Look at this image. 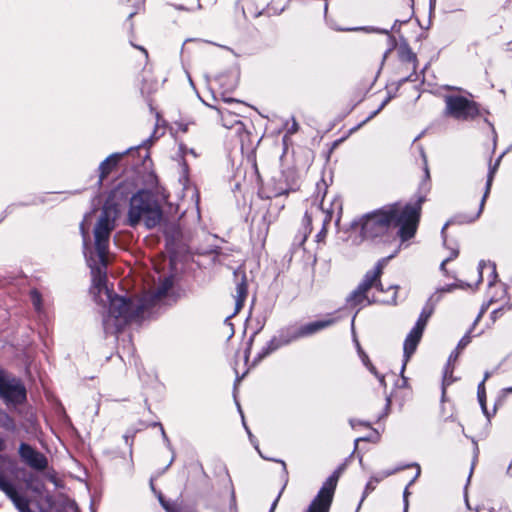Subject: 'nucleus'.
<instances>
[{
    "label": "nucleus",
    "instance_id": "c9c22d12",
    "mask_svg": "<svg viewBox=\"0 0 512 512\" xmlns=\"http://www.w3.org/2000/svg\"><path fill=\"white\" fill-rule=\"evenodd\" d=\"M159 427H160V430H161V434H162V437L167 445L168 448L171 447V443H170V440L168 439L166 433H165V430L163 428V426L161 424H157Z\"/></svg>",
    "mask_w": 512,
    "mask_h": 512
},
{
    "label": "nucleus",
    "instance_id": "39448f33",
    "mask_svg": "<svg viewBox=\"0 0 512 512\" xmlns=\"http://www.w3.org/2000/svg\"><path fill=\"white\" fill-rule=\"evenodd\" d=\"M445 101V114L459 121H472L480 114L479 105L461 95H447Z\"/></svg>",
    "mask_w": 512,
    "mask_h": 512
},
{
    "label": "nucleus",
    "instance_id": "2f4dec72",
    "mask_svg": "<svg viewBox=\"0 0 512 512\" xmlns=\"http://www.w3.org/2000/svg\"><path fill=\"white\" fill-rule=\"evenodd\" d=\"M457 256H458V248H453V249L451 250V252H450V255H449L448 257H446V258L442 261L441 266H440L441 270H442V271H444L446 263H447L448 261H450V260H452V259L456 258Z\"/></svg>",
    "mask_w": 512,
    "mask_h": 512
},
{
    "label": "nucleus",
    "instance_id": "412c9836",
    "mask_svg": "<svg viewBox=\"0 0 512 512\" xmlns=\"http://www.w3.org/2000/svg\"><path fill=\"white\" fill-rule=\"evenodd\" d=\"M413 466L416 467V473H415V476L414 478L410 481V483L408 484V486L405 488L404 492H403V512H408V508H409V501H408V497H409V491H408V487L410 485H412V483L419 477L420 473H421V470H420V466L418 464H413Z\"/></svg>",
    "mask_w": 512,
    "mask_h": 512
},
{
    "label": "nucleus",
    "instance_id": "f03ea898",
    "mask_svg": "<svg viewBox=\"0 0 512 512\" xmlns=\"http://www.w3.org/2000/svg\"><path fill=\"white\" fill-rule=\"evenodd\" d=\"M91 268L92 285L90 292L96 301L109 303V310L103 319V326L107 333L119 332L132 319V301L125 297L113 295L106 285V266L101 263L96 266L91 258H87Z\"/></svg>",
    "mask_w": 512,
    "mask_h": 512
},
{
    "label": "nucleus",
    "instance_id": "a19ab883",
    "mask_svg": "<svg viewBox=\"0 0 512 512\" xmlns=\"http://www.w3.org/2000/svg\"><path fill=\"white\" fill-rule=\"evenodd\" d=\"M324 230H325V227H322L321 233H320V234H318V237H319V238H320L321 236H323Z\"/></svg>",
    "mask_w": 512,
    "mask_h": 512
},
{
    "label": "nucleus",
    "instance_id": "49530a36",
    "mask_svg": "<svg viewBox=\"0 0 512 512\" xmlns=\"http://www.w3.org/2000/svg\"><path fill=\"white\" fill-rule=\"evenodd\" d=\"M139 49H140V50H142V52H144V53H145V55H147V52H146V50H145L144 48L139 47Z\"/></svg>",
    "mask_w": 512,
    "mask_h": 512
},
{
    "label": "nucleus",
    "instance_id": "5701e85b",
    "mask_svg": "<svg viewBox=\"0 0 512 512\" xmlns=\"http://www.w3.org/2000/svg\"><path fill=\"white\" fill-rule=\"evenodd\" d=\"M0 427L6 430H14L15 425L12 418L5 412L0 410Z\"/></svg>",
    "mask_w": 512,
    "mask_h": 512
},
{
    "label": "nucleus",
    "instance_id": "9b49d317",
    "mask_svg": "<svg viewBox=\"0 0 512 512\" xmlns=\"http://www.w3.org/2000/svg\"><path fill=\"white\" fill-rule=\"evenodd\" d=\"M19 455L27 465L35 470L42 471L47 468L48 463L46 457L28 444H20Z\"/></svg>",
    "mask_w": 512,
    "mask_h": 512
},
{
    "label": "nucleus",
    "instance_id": "f3484780",
    "mask_svg": "<svg viewBox=\"0 0 512 512\" xmlns=\"http://www.w3.org/2000/svg\"><path fill=\"white\" fill-rule=\"evenodd\" d=\"M499 160H500V158L497 160L496 164L489 169V173H488V177H487V182H486V188H485L484 195H483V197L481 199V202H480V205H479V209H478L476 215L471 220L477 219L480 216V214L482 213V211H483V208H484V205H485V201H486V199H487V197H488V195L490 193V189H491V186H492L494 174H495L497 165L499 163Z\"/></svg>",
    "mask_w": 512,
    "mask_h": 512
},
{
    "label": "nucleus",
    "instance_id": "c03bdc74",
    "mask_svg": "<svg viewBox=\"0 0 512 512\" xmlns=\"http://www.w3.org/2000/svg\"><path fill=\"white\" fill-rule=\"evenodd\" d=\"M324 230H325V227H322L321 233H320V234H318V237H319V238H320L321 236H323Z\"/></svg>",
    "mask_w": 512,
    "mask_h": 512
},
{
    "label": "nucleus",
    "instance_id": "423d86ee",
    "mask_svg": "<svg viewBox=\"0 0 512 512\" xmlns=\"http://www.w3.org/2000/svg\"><path fill=\"white\" fill-rule=\"evenodd\" d=\"M335 323L334 318H327L323 320H317L314 322H310L305 324L299 328H288L285 331H282L278 338H275L271 341V344L274 345V349L281 346L289 344L290 342L299 339L301 337H306L312 334L317 333L318 331L327 328L328 326Z\"/></svg>",
    "mask_w": 512,
    "mask_h": 512
},
{
    "label": "nucleus",
    "instance_id": "aec40b11",
    "mask_svg": "<svg viewBox=\"0 0 512 512\" xmlns=\"http://www.w3.org/2000/svg\"><path fill=\"white\" fill-rule=\"evenodd\" d=\"M431 314H432L431 308H424L422 310L421 314L419 315L418 320L415 323L414 327L424 331L427 321H428L429 317L431 316Z\"/></svg>",
    "mask_w": 512,
    "mask_h": 512
},
{
    "label": "nucleus",
    "instance_id": "f704fd0d",
    "mask_svg": "<svg viewBox=\"0 0 512 512\" xmlns=\"http://www.w3.org/2000/svg\"><path fill=\"white\" fill-rule=\"evenodd\" d=\"M470 336L467 334L465 335L458 343L457 349H463L469 342H470Z\"/></svg>",
    "mask_w": 512,
    "mask_h": 512
},
{
    "label": "nucleus",
    "instance_id": "4c0bfd02",
    "mask_svg": "<svg viewBox=\"0 0 512 512\" xmlns=\"http://www.w3.org/2000/svg\"><path fill=\"white\" fill-rule=\"evenodd\" d=\"M5 447L6 445L4 439L0 437V452L3 451Z\"/></svg>",
    "mask_w": 512,
    "mask_h": 512
},
{
    "label": "nucleus",
    "instance_id": "72a5a7b5",
    "mask_svg": "<svg viewBox=\"0 0 512 512\" xmlns=\"http://www.w3.org/2000/svg\"><path fill=\"white\" fill-rule=\"evenodd\" d=\"M422 157H423V162H424V179H425V181H428L430 179V173H429L428 164H427V160H426L424 153H422Z\"/></svg>",
    "mask_w": 512,
    "mask_h": 512
},
{
    "label": "nucleus",
    "instance_id": "ddd939ff",
    "mask_svg": "<svg viewBox=\"0 0 512 512\" xmlns=\"http://www.w3.org/2000/svg\"><path fill=\"white\" fill-rule=\"evenodd\" d=\"M423 332L424 331L413 327L410 330V332L408 333V335L406 336L404 344H403L404 363L402 365V371L404 370L405 365L408 362V360L410 359V357L415 352V350L422 338Z\"/></svg>",
    "mask_w": 512,
    "mask_h": 512
},
{
    "label": "nucleus",
    "instance_id": "ea45409f",
    "mask_svg": "<svg viewBox=\"0 0 512 512\" xmlns=\"http://www.w3.org/2000/svg\"><path fill=\"white\" fill-rule=\"evenodd\" d=\"M406 80L414 81L415 79L412 78V74L406 77Z\"/></svg>",
    "mask_w": 512,
    "mask_h": 512
},
{
    "label": "nucleus",
    "instance_id": "f257e3e1",
    "mask_svg": "<svg viewBox=\"0 0 512 512\" xmlns=\"http://www.w3.org/2000/svg\"><path fill=\"white\" fill-rule=\"evenodd\" d=\"M420 199L414 204L393 203L385 205L362 216L354 226L359 227L363 239H375L386 235L391 226L399 227L398 235L401 241L414 237L421 213Z\"/></svg>",
    "mask_w": 512,
    "mask_h": 512
},
{
    "label": "nucleus",
    "instance_id": "79ce46f5",
    "mask_svg": "<svg viewBox=\"0 0 512 512\" xmlns=\"http://www.w3.org/2000/svg\"><path fill=\"white\" fill-rule=\"evenodd\" d=\"M324 230H325V227H322L321 233H320V234H318V237H319V238H320L321 236H323Z\"/></svg>",
    "mask_w": 512,
    "mask_h": 512
},
{
    "label": "nucleus",
    "instance_id": "8fccbe9b",
    "mask_svg": "<svg viewBox=\"0 0 512 512\" xmlns=\"http://www.w3.org/2000/svg\"><path fill=\"white\" fill-rule=\"evenodd\" d=\"M498 288H499L501 291H503V287H502V285H499V287H498Z\"/></svg>",
    "mask_w": 512,
    "mask_h": 512
},
{
    "label": "nucleus",
    "instance_id": "0eeeda50",
    "mask_svg": "<svg viewBox=\"0 0 512 512\" xmlns=\"http://www.w3.org/2000/svg\"><path fill=\"white\" fill-rule=\"evenodd\" d=\"M0 395L6 403L19 404L26 399V390L18 379L0 371Z\"/></svg>",
    "mask_w": 512,
    "mask_h": 512
},
{
    "label": "nucleus",
    "instance_id": "473e14b6",
    "mask_svg": "<svg viewBox=\"0 0 512 512\" xmlns=\"http://www.w3.org/2000/svg\"><path fill=\"white\" fill-rule=\"evenodd\" d=\"M290 0H280L277 6L275 7L276 12H283L285 8L288 6Z\"/></svg>",
    "mask_w": 512,
    "mask_h": 512
},
{
    "label": "nucleus",
    "instance_id": "dca6fc26",
    "mask_svg": "<svg viewBox=\"0 0 512 512\" xmlns=\"http://www.w3.org/2000/svg\"><path fill=\"white\" fill-rule=\"evenodd\" d=\"M400 59L403 62V64L406 66L407 70H411L413 73H415L417 69V57L415 53L412 52V50L408 47H401L400 48Z\"/></svg>",
    "mask_w": 512,
    "mask_h": 512
},
{
    "label": "nucleus",
    "instance_id": "7ed1b4c3",
    "mask_svg": "<svg viewBox=\"0 0 512 512\" xmlns=\"http://www.w3.org/2000/svg\"><path fill=\"white\" fill-rule=\"evenodd\" d=\"M161 219L160 205L150 192L142 190L132 196L128 211V221L131 226H136L142 221L150 229L156 227Z\"/></svg>",
    "mask_w": 512,
    "mask_h": 512
},
{
    "label": "nucleus",
    "instance_id": "de8ad7c7",
    "mask_svg": "<svg viewBox=\"0 0 512 512\" xmlns=\"http://www.w3.org/2000/svg\"><path fill=\"white\" fill-rule=\"evenodd\" d=\"M488 377H489V374H488V373H486V374H485V377H484V379H483V381L485 382V380H486Z\"/></svg>",
    "mask_w": 512,
    "mask_h": 512
},
{
    "label": "nucleus",
    "instance_id": "a211bd4d",
    "mask_svg": "<svg viewBox=\"0 0 512 512\" xmlns=\"http://www.w3.org/2000/svg\"><path fill=\"white\" fill-rule=\"evenodd\" d=\"M120 158L119 154H112L101 162L99 166L100 170V181L104 179L117 165Z\"/></svg>",
    "mask_w": 512,
    "mask_h": 512
},
{
    "label": "nucleus",
    "instance_id": "6e6552de",
    "mask_svg": "<svg viewBox=\"0 0 512 512\" xmlns=\"http://www.w3.org/2000/svg\"><path fill=\"white\" fill-rule=\"evenodd\" d=\"M337 480L338 477L332 475L323 483L318 494L309 505L307 512H329L333 501Z\"/></svg>",
    "mask_w": 512,
    "mask_h": 512
},
{
    "label": "nucleus",
    "instance_id": "c85d7f7f",
    "mask_svg": "<svg viewBox=\"0 0 512 512\" xmlns=\"http://www.w3.org/2000/svg\"><path fill=\"white\" fill-rule=\"evenodd\" d=\"M159 501L167 512H180V509L176 504L165 501L161 495H159Z\"/></svg>",
    "mask_w": 512,
    "mask_h": 512
},
{
    "label": "nucleus",
    "instance_id": "37998d69",
    "mask_svg": "<svg viewBox=\"0 0 512 512\" xmlns=\"http://www.w3.org/2000/svg\"><path fill=\"white\" fill-rule=\"evenodd\" d=\"M324 230H325V227H322L321 233H320V234H318V237H319V238H320L321 236H323Z\"/></svg>",
    "mask_w": 512,
    "mask_h": 512
},
{
    "label": "nucleus",
    "instance_id": "4468645a",
    "mask_svg": "<svg viewBox=\"0 0 512 512\" xmlns=\"http://www.w3.org/2000/svg\"><path fill=\"white\" fill-rule=\"evenodd\" d=\"M487 276L488 285L491 288L495 286V282L497 279L496 266L494 263L490 261H481L478 265V280L476 284H478L484 277Z\"/></svg>",
    "mask_w": 512,
    "mask_h": 512
},
{
    "label": "nucleus",
    "instance_id": "f8f14e48",
    "mask_svg": "<svg viewBox=\"0 0 512 512\" xmlns=\"http://www.w3.org/2000/svg\"><path fill=\"white\" fill-rule=\"evenodd\" d=\"M387 262V259H382L377 262L373 269L366 272L363 280L360 282L358 286L365 289V291L369 292L372 288H377L379 291H383V287L380 281V277L382 275L383 268Z\"/></svg>",
    "mask_w": 512,
    "mask_h": 512
},
{
    "label": "nucleus",
    "instance_id": "6ab92c4d",
    "mask_svg": "<svg viewBox=\"0 0 512 512\" xmlns=\"http://www.w3.org/2000/svg\"><path fill=\"white\" fill-rule=\"evenodd\" d=\"M312 220H313L312 211H307L303 217V237L301 239L300 244H303L305 242L307 236L310 234Z\"/></svg>",
    "mask_w": 512,
    "mask_h": 512
},
{
    "label": "nucleus",
    "instance_id": "58836bf2",
    "mask_svg": "<svg viewBox=\"0 0 512 512\" xmlns=\"http://www.w3.org/2000/svg\"><path fill=\"white\" fill-rule=\"evenodd\" d=\"M278 498H279V496H278V497L276 498V500L273 502L272 507H271V511L276 507V504H277Z\"/></svg>",
    "mask_w": 512,
    "mask_h": 512
},
{
    "label": "nucleus",
    "instance_id": "e433bc0d",
    "mask_svg": "<svg viewBox=\"0 0 512 512\" xmlns=\"http://www.w3.org/2000/svg\"><path fill=\"white\" fill-rule=\"evenodd\" d=\"M454 287H455L454 285H448V286L442 288L441 291L442 292H450L454 289Z\"/></svg>",
    "mask_w": 512,
    "mask_h": 512
},
{
    "label": "nucleus",
    "instance_id": "393cba45",
    "mask_svg": "<svg viewBox=\"0 0 512 512\" xmlns=\"http://www.w3.org/2000/svg\"><path fill=\"white\" fill-rule=\"evenodd\" d=\"M477 396H478V400H479V403L481 405V408L483 410V412L486 414L487 411H486V404H485V400H486V393H485V384H484V381H482L481 383H479L478 385V388H477Z\"/></svg>",
    "mask_w": 512,
    "mask_h": 512
},
{
    "label": "nucleus",
    "instance_id": "9d476101",
    "mask_svg": "<svg viewBox=\"0 0 512 512\" xmlns=\"http://www.w3.org/2000/svg\"><path fill=\"white\" fill-rule=\"evenodd\" d=\"M392 289V296L390 299H383L380 297L373 296L369 297V292L365 291L364 288L357 286L349 296L346 298V304L350 308H362L372 303H384V304H395L396 303V287H390Z\"/></svg>",
    "mask_w": 512,
    "mask_h": 512
},
{
    "label": "nucleus",
    "instance_id": "b1692460",
    "mask_svg": "<svg viewBox=\"0 0 512 512\" xmlns=\"http://www.w3.org/2000/svg\"><path fill=\"white\" fill-rule=\"evenodd\" d=\"M400 469L401 468H396V469L391 470V471H384V472H381L379 474V476L372 477L370 479V481L368 482V484H367V488L368 489H374V485H373L374 483H378V482L382 481L384 478L394 474L396 471H398Z\"/></svg>",
    "mask_w": 512,
    "mask_h": 512
},
{
    "label": "nucleus",
    "instance_id": "4be33fe9",
    "mask_svg": "<svg viewBox=\"0 0 512 512\" xmlns=\"http://www.w3.org/2000/svg\"><path fill=\"white\" fill-rule=\"evenodd\" d=\"M362 361L364 363V365L369 369V371L378 379L379 383L385 387L386 386V383H385V376L383 374H380L378 373V371L376 370V368L371 364V362L369 361L368 357L366 355H364L362 357Z\"/></svg>",
    "mask_w": 512,
    "mask_h": 512
},
{
    "label": "nucleus",
    "instance_id": "a18cd8bd",
    "mask_svg": "<svg viewBox=\"0 0 512 512\" xmlns=\"http://www.w3.org/2000/svg\"><path fill=\"white\" fill-rule=\"evenodd\" d=\"M447 225H448V224H445V225L443 226V228H442V234H443V235H444V231H445V229H446Z\"/></svg>",
    "mask_w": 512,
    "mask_h": 512
},
{
    "label": "nucleus",
    "instance_id": "09e8293b",
    "mask_svg": "<svg viewBox=\"0 0 512 512\" xmlns=\"http://www.w3.org/2000/svg\"><path fill=\"white\" fill-rule=\"evenodd\" d=\"M508 392H512V387L506 389Z\"/></svg>",
    "mask_w": 512,
    "mask_h": 512
},
{
    "label": "nucleus",
    "instance_id": "a878e982",
    "mask_svg": "<svg viewBox=\"0 0 512 512\" xmlns=\"http://www.w3.org/2000/svg\"><path fill=\"white\" fill-rule=\"evenodd\" d=\"M31 301L36 311L41 312L42 311V299L41 295L38 291L33 290L31 291Z\"/></svg>",
    "mask_w": 512,
    "mask_h": 512
},
{
    "label": "nucleus",
    "instance_id": "20e7f679",
    "mask_svg": "<svg viewBox=\"0 0 512 512\" xmlns=\"http://www.w3.org/2000/svg\"><path fill=\"white\" fill-rule=\"evenodd\" d=\"M118 213L119 210L117 206L112 203V200H107L94 228L95 248L100 263H103L104 266L108 264L110 234L115 228V220Z\"/></svg>",
    "mask_w": 512,
    "mask_h": 512
},
{
    "label": "nucleus",
    "instance_id": "1a4fd4ad",
    "mask_svg": "<svg viewBox=\"0 0 512 512\" xmlns=\"http://www.w3.org/2000/svg\"><path fill=\"white\" fill-rule=\"evenodd\" d=\"M173 285L172 277H164L157 290L153 293L146 294L143 299L132 301V318L138 316L150 306L156 305L167 294Z\"/></svg>",
    "mask_w": 512,
    "mask_h": 512
},
{
    "label": "nucleus",
    "instance_id": "7c9ffc66",
    "mask_svg": "<svg viewBox=\"0 0 512 512\" xmlns=\"http://www.w3.org/2000/svg\"><path fill=\"white\" fill-rule=\"evenodd\" d=\"M280 0H271L267 7H266V13L268 15H279L281 14L282 12H276L275 11V7L277 6V4L279 3Z\"/></svg>",
    "mask_w": 512,
    "mask_h": 512
},
{
    "label": "nucleus",
    "instance_id": "cd10ccee",
    "mask_svg": "<svg viewBox=\"0 0 512 512\" xmlns=\"http://www.w3.org/2000/svg\"><path fill=\"white\" fill-rule=\"evenodd\" d=\"M457 356H458V353H455V354H454V353H452V354L450 355L449 359H448V366H447V368H446V370H445L444 377H443V385H444V386H445V385H449V384H451V383L453 382V379H452L451 375H448V369H449V364H450V362H451L452 360H453V361H454V360H456Z\"/></svg>",
    "mask_w": 512,
    "mask_h": 512
},
{
    "label": "nucleus",
    "instance_id": "bb28decb",
    "mask_svg": "<svg viewBox=\"0 0 512 512\" xmlns=\"http://www.w3.org/2000/svg\"><path fill=\"white\" fill-rule=\"evenodd\" d=\"M299 129V125L294 117L286 122V136L295 134Z\"/></svg>",
    "mask_w": 512,
    "mask_h": 512
},
{
    "label": "nucleus",
    "instance_id": "c756f323",
    "mask_svg": "<svg viewBox=\"0 0 512 512\" xmlns=\"http://www.w3.org/2000/svg\"><path fill=\"white\" fill-rule=\"evenodd\" d=\"M86 221H87V217L85 218V220L80 225V230H81V234H82V237H83L84 249H87V246H88L87 240H88V236H89L88 228L85 227V222Z\"/></svg>",
    "mask_w": 512,
    "mask_h": 512
},
{
    "label": "nucleus",
    "instance_id": "3c124183",
    "mask_svg": "<svg viewBox=\"0 0 512 512\" xmlns=\"http://www.w3.org/2000/svg\"><path fill=\"white\" fill-rule=\"evenodd\" d=\"M354 319H355V316H354V317H353V319L351 320L352 325L354 324Z\"/></svg>",
    "mask_w": 512,
    "mask_h": 512
},
{
    "label": "nucleus",
    "instance_id": "2eb2a0df",
    "mask_svg": "<svg viewBox=\"0 0 512 512\" xmlns=\"http://www.w3.org/2000/svg\"><path fill=\"white\" fill-rule=\"evenodd\" d=\"M247 293H248V287H247L246 279H245V277H243L241 279V281L238 282L236 285V291H235V295H234L235 310H234L233 315H235L236 313H238L241 310V308L246 300Z\"/></svg>",
    "mask_w": 512,
    "mask_h": 512
}]
</instances>
